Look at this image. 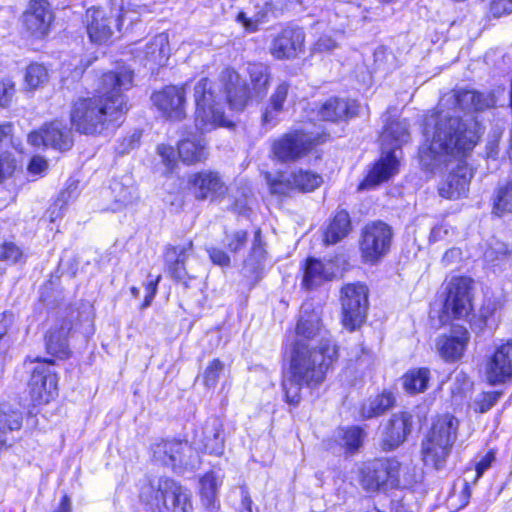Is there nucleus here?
I'll return each mask as SVG.
<instances>
[{
	"label": "nucleus",
	"mask_w": 512,
	"mask_h": 512,
	"mask_svg": "<svg viewBox=\"0 0 512 512\" xmlns=\"http://www.w3.org/2000/svg\"><path fill=\"white\" fill-rule=\"evenodd\" d=\"M133 85V71L119 66L102 75L98 95L79 97L70 111L72 127L85 135L102 134L129 110L125 91Z\"/></svg>",
	"instance_id": "nucleus-1"
},
{
	"label": "nucleus",
	"mask_w": 512,
	"mask_h": 512,
	"mask_svg": "<svg viewBox=\"0 0 512 512\" xmlns=\"http://www.w3.org/2000/svg\"><path fill=\"white\" fill-rule=\"evenodd\" d=\"M433 128L425 129L426 142L420 147L421 165L430 171L438 169L452 158L465 156L480 138L477 122H464L459 116L440 111L433 119Z\"/></svg>",
	"instance_id": "nucleus-2"
},
{
	"label": "nucleus",
	"mask_w": 512,
	"mask_h": 512,
	"mask_svg": "<svg viewBox=\"0 0 512 512\" xmlns=\"http://www.w3.org/2000/svg\"><path fill=\"white\" fill-rule=\"evenodd\" d=\"M337 357L336 346L331 341L318 346L292 347L289 369L283 380L286 401L296 405L303 387L313 389L325 380L326 373Z\"/></svg>",
	"instance_id": "nucleus-3"
},
{
	"label": "nucleus",
	"mask_w": 512,
	"mask_h": 512,
	"mask_svg": "<svg viewBox=\"0 0 512 512\" xmlns=\"http://www.w3.org/2000/svg\"><path fill=\"white\" fill-rule=\"evenodd\" d=\"M459 422L451 415L438 417L421 444V457L426 467L442 470L457 439Z\"/></svg>",
	"instance_id": "nucleus-4"
},
{
	"label": "nucleus",
	"mask_w": 512,
	"mask_h": 512,
	"mask_svg": "<svg viewBox=\"0 0 512 512\" xmlns=\"http://www.w3.org/2000/svg\"><path fill=\"white\" fill-rule=\"evenodd\" d=\"M382 156L375 163L360 188L376 186L398 173L399 160L396 150L409 140L408 124L405 120L390 123L382 137Z\"/></svg>",
	"instance_id": "nucleus-5"
},
{
	"label": "nucleus",
	"mask_w": 512,
	"mask_h": 512,
	"mask_svg": "<svg viewBox=\"0 0 512 512\" xmlns=\"http://www.w3.org/2000/svg\"><path fill=\"white\" fill-rule=\"evenodd\" d=\"M195 125L201 132H208L218 126H226L220 98L216 96L212 82L200 79L194 87Z\"/></svg>",
	"instance_id": "nucleus-6"
},
{
	"label": "nucleus",
	"mask_w": 512,
	"mask_h": 512,
	"mask_svg": "<svg viewBox=\"0 0 512 512\" xmlns=\"http://www.w3.org/2000/svg\"><path fill=\"white\" fill-rule=\"evenodd\" d=\"M75 312L68 319H62L54 324L46 335V349L51 355L66 358L69 355L68 337L72 331H79L86 337L94 333L91 311L77 312L78 322L73 323Z\"/></svg>",
	"instance_id": "nucleus-7"
},
{
	"label": "nucleus",
	"mask_w": 512,
	"mask_h": 512,
	"mask_svg": "<svg viewBox=\"0 0 512 512\" xmlns=\"http://www.w3.org/2000/svg\"><path fill=\"white\" fill-rule=\"evenodd\" d=\"M323 142V136L303 130H293L272 141L273 157L281 162H294Z\"/></svg>",
	"instance_id": "nucleus-8"
},
{
	"label": "nucleus",
	"mask_w": 512,
	"mask_h": 512,
	"mask_svg": "<svg viewBox=\"0 0 512 512\" xmlns=\"http://www.w3.org/2000/svg\"><path fill=\"white\" fill-rule=\"evenodd\" d=\"M393 239L392 228L383 221L368 223L362 230L360 250L367 263H376L390 250Z\"/></svg>",
	"instance_id": "nucleus-9"
},
{
	"label": "nucleus",
	"mask_w": 512,
	"mask_h": 512,
	"mask_svg": "<svg viewBox=\"0 0 512 512\" xmlns=\"http://www.w3.org/2000/svg\"><path fill=\"white\" fill-rule=\"evenodd\" d=\"M151 505L159 512H192L191 493L172 479H160Z\"/></svg>",
	"instance_id": "nucleus-10"
},
{
	"label": "nucleus",
	"mask_w": 512,
	"mask_h": 512,
	"mask_svg": "<svg viewBox=\"0 0 512 512\" xmlns=\"http://www.w3.org/2000/svg\"><path fill=\"white\" fill-rule=\"evenodd\" d=\"M472 280L467 277L452 278L448 284V293L443 305L441 323H447L451 318L463 319L472 311L471 289Z\"/></svg>",
	"instance_id": "nucleus-11"
},
{
	"label": "nucleus",
	"mask_w": 512,
	"mask_h": 512,
	"mask_svg": "<svg viewBox=\"0 0 512 512\" xmlns=\"http://www.w3.org/2000/svg\"><path fill=\"white\" fill-rule=\"evenodd\" d=\"M155 461L172 468H195L199 464V454L186 441L161 440L152 446Z\"/></svg>",
	"instance_id": "nucleus-12"
},
{
	"label": "nucleus",
	"mask_w": 512,
	"mask_h": 512,
	"mask_svg": "<svg viewBox=\"0 0 512 512\" xmlns=\"http://www.w3.org/2000/svg\"><path fill=\"white\" fill-rule=\"evenodd\" d=\"M400 463L396 459H376L361 470L360 483L368 492H375L385 484L398 486Z\"/></svg>",
	"instance_id": "nucleus-13"
},
{
	"label": "nucleus",
	"mask_w": 512,
	"mask_h": 512,
	"mask_svg": "<svg viewBox=\"0 0 512 512\" xmlns=\"http://www.w3.org/2000/svg\"><path fill=\"white\" fill-rule=\"evenodd\" d=\"M343 324L354 330L366 317L368 289L363 284H347L341 291Z\"/></svg>",
	"instance_id": "nucleus-14"
},
{
	"label": "nucleus",
	"mask_w": 512,
	"mask_h": 512,
	"mask_svg": "<svg viewBox=\"0 0 512 512\" xmlns=\"http://www.w3.org/2000/svg\"><path fill=\"white\" fill-rule=\"evenodd\" d=\"M152 102L161 114L171 121H181L186 117V91L184 86H166L153 93Z\"/></svg>",
	"instance_id": "nucleus-15"
},
{
	"label": "nucleus",
	"mask_w": 512,
	"mask_h": 512,
	"mask_svg": "<svg viewBox=\"0 0 512 512\" xmlns=\"http://www.w3.org/2000/svg\"><path fill=\"white\" fill-rule=\"evenodd\" d=\"M330 341L322 336L321 322L319 314L307 306L303 305L300 311L295 328L294 347H311L318 346L321 342Z\"/></svg>",
	"instance_id": "nucleus-16"
},
{
	"label": "nucleus",
	"mask_w": 512,
	"mask_h": 512,
	"mask_svg": "<svg viewBox=\"0 0 512 512\" xmlns=\"http://www.w3.org/2000/svg\"><path fill=\"white\" fill-rule=\"evenodd\" d=\"M53 19V12L46 0H32L23 13L22 23L31 37L41 39L49 33Z\"/></svg>",
	"instance_id": "nucleus-17"
},
{
	"label": "nucleus",
	"mask_w": 512,
	"mask_h": 512,
	"mask_svg": "<svg viewBox=\"0 0 512 512\" xmlns=\"http://www.w3.org/2000/svg\"><path fill=\"white\" fill-rule=\"evenodd\" d=\"M28 142L35 147L43 145L60 151L69 150L73 145L71 131L60 121L45 124L40 130L31 132Z\"/></svg>",
	"instance_id": "nucleus-18"
},
{
	"label": "nucleus",
	"mask_w": 512,
	"mask_h": 512,
	"mask_svg": "<svg viewBox=\"0 0 512 512\" xmlns=\"http://www.w3.org/2000/svg\"><path fill=\"white\" fill-rule=\"evenodd\" d=\"M188 185L192 194L198 200H217L227 192V186L221 176L210 170L190 175Z\"/></svg>",
	"instance_id": "nucleus-19"
},
{
	"label": "nucleus",
	"mask_w": 512,
	"mask_h": 512,
	"mask_svg": "<svg viewBox=\"0 0 512 512\" xmlns=\"http://www.w3.org/2000/svg\"><path fill=\"white\" fill-rule=\"evenodd\" d=\"M121 16L114 15L99 8H90L85 14V24L88 36L93 43H106L113 35L114 27H119Z\"/></svg>",
	"instance_id": "nucleus-20"
},
{
	"label": "nucleus",
	"mask_w": 512,
	"mask_h": 512,
	"mask_svg": "<svg viewBox=\"0 0 512 512\" xmlns=\"http://www.w3.org/2000/svg\"><path fill=\"white\" fill-rule=\"evenodd\" d=\"M485 374L492 385L505 383L512 378V341L495 348L487 360Z\"/></svg>",
	"instance_id": "nucleus-21"
},
{
	"label": "nucleus",
	"mask_w": 512,
	"mask_h": 512,
	"mask_svg": "<svg viewBox=\"0 0 512 512\" xmlns=\"http://www.w3.org/2000/svg\"><path fill=\"white\" fill-rule=\"evenodd\" d=\"M29 392L35 404L49 403L57 395V377L44 364L36 366L29 381Z\"/></svg>",
	"instance_id": "nucleus-22"
},
{
	"label": "nucleus",
	"mask_w": 512,
	"mask_h": 512,
	"mask_svg": "<svg viewBox=\"0 0 512 512\" xmlns=\"http://www.w3.org/2000/svg\"><path fill=\"white\" fill-rule=\"evenodd\" d=\"M469 340L470 334L465 327L453 326L448 334L437 338V353L446 362L458 361L464 355Z\"/></svg>",
	"instance_id": "nucleus-23"
},
{
	"label": "nucleus",
	"mask_w": 512,
	"mask_h": 512,
	"mask_svg": "<svg viewBox=\"0 0 512 512\" xmlns=\"http://www.w3.org/2000/svg\"><path fill=\"white\" fill-rule=\"evenodd\" d=\"M170 56L169 38L166 33H160L149 40L143 47L137 48L135 58L151 70L164 66Z\"/></svg>",
	"instance_id": "nucleus-24"
},
{
	"label": "nucleus",
	"mask_w": 512,
	"mask_h": 512,
	"mask_svg": "<svg viewBox=\"0 0 512 512\" xmlns=\"http://www.w3.org/2000/svg\"><path fill=\"white\" fill-rule=\"evenodd\" d=\"M305 34L300 28H285L273 40L271 54L277 59L296 57L303 51Z\"/></svg>",
	"instance_id": "nucleus-25"
},
{
	"label": "nucleus",
	"mask_w": 512,
	"mask_h": 512,
	"mask_svg": "<svg viewBox=\"0 0 512 512\" xmlns=\"http://www.w3.org/2000/svg\"><path fill=\"white\" fill-rule=\"evenodd\" d=\"M472 178V171L464 162H459L438 188L439 195L446 199H458L465 196Z\"/></svg>",
	"instance_id": "nucleus-26"
},
{
	"label": "nucleus",
	"mask_w": 512,
	"mask_h": 512,
	"mask_svg": "<svg viewBox=\"0 0 512 512\" xmlns=\"http://www.w3.org/2000/svg\"><path fill=\"white\" fill-rule=\"evenodd\" d=\"M412 415L408 412H399L392 415L387 422L383 436V446L392 450L400 446L411 432Z\"/></svg>",
	"instance_id": "nucleus-27"
},
{
	"label": "nucleus",
	"mask_w": 512,
	"mask_h": 512,
	"mask_svg": "<svg viewBox=\"0 0 512 512\" xmlns=\"http://www.w3.org/2000/svg\"><path fill=\"white\" fill-rule=\"evenodd\" d=\"M201 439L197 442L195 441V450L198 453V450H202L206 453L213 455H222L224 451V438L222 425L217 419H213L206 423L204 426Z\"/></svg>",
	"instance_id": "nucleus-28"
},
{
	"label": "nucleus",
	"mask_w": 512,
	"mask_h": 512,
	"mask_svg": "<svg viewBox=\"0 0 512 512\" xmlns=\"http://www.w3.org/2000/svg\"><path fill=\"white\" fill-rule=\"evenodd\" d=\"M356 102L344 98H330L318 110V116L324 121L339 122L356 114Z\"/></svg>",
	"instance_id": "nucleus-29"
},
{
	"label": "nucleus",
	"mask_w": 512,
	"mask_h": 512,
	"mask_svg": "<svg viewBox=\"0 0 512 512\" xmlns=\"http://www.w3.org/2000/svg\"><path fill=\"white\" fill-rule=\"evenodd\" d=\"M300 0H267L264 2L263 8L256 12L254 16L247 17L246 13L240 12L237 16L246 31L255 32L260 23L268 16L269 13L276 15L282 13L290 3L299 2Z\"/></svg>",
	"instance_id": "nucleus-30"
},
{
	"label": "nucleus",
	"mask_w": 512,
	"mask_h": 512,
	"mask_svg": "<svg viewBox=\"0 0 512 512\" xmlns=\"http://www.w3.org/2000/svg\"><path fill=\"white\" fill-rule=\"evenodd\" d=\"M223 80L225 81L226 100L231 108L243 109L248 101L249 92L247 87L241 83L238 73L227 69L223 73Z\"/></svg>",
	"instance_id": "nucleus-31"
},
{
	"label": "nucleus",
	"mask_w": 512,
	"mask_h": 512,
	"mask_svg": "<svg viewBox=\"0 0 512 512\" xmlns=\"http://www.w3.org/2000/svg\"><path fill=\"white\" fill-rule=\"evenodd\" d=\"M334 274V266L331 262L324 263L311 258L306 262L302 284L305 288L312 289L331 280Z\"/></svg>",
	"instance_id": "nucleus-32"
},
{
	"label": "nucleus",
	"mask_w": 512,
	"mask_h": 512,
	"mask_svg": "<svg viewBox=\"0 0 512 512\" xmlns=\"http://www.w3.org/2000/svg\"><path fill=\"white\" fill-rule=\"evenodd\" d=\"M178 154L188 164L200 162L207 157L206 143L200 135L190 133L179 141Z\"/></svg>",
	"instance_id": "nucleus-33"
},
{
	"label": "nucleus",
	"mask_w": 512,
	"mask_h": 512,
	"mask_svg": "<svg viewBox=\"0 0 512 512\" xmlns=\"http://www.w3.org/2000/svg\"><path fill=\"white\" fill-rule=\"evenodd\" d=\"M192 249V242L185 245L167 247L164 253V260L169 274L176 280H182L185 277V261L188 252Z\"/></svg>",
	"instance_id": "nucleus-34"
},
{
	"label": "nucleus",
	"mask_w": 512,
	"mask_h": 512,
	"mask_svg": "<svg viewBox=\"0 0 512 512\" xmlns=\"http://www.w3.org/2000/svg\"><path fill=\"white\" fill-rule=\"evenodd\" d=\"M289 85L286 82L280 83L270 97V104L262 116L265 125L273 127L277 123V114L283 110L284 102L287 98Z\"/></svg>",
	"instance_id": "nucleus-35"
},
{
	"label": "nucleus",
	"mask_w": 512,
	"mask_h": 512,
	"mask_svg": "<svg viewBox=\"0 0 512 512\" xmlns=\"http://www.w3.org/2000/svg\"><path fill=\"white\" fill-rule=\"evenodd\" d=\"M350 230L351 222L348 212L338 211L325 232V242L335 244L346 237Z\"/></svg>",
	"instance_id": "nucleus-36"
},
{
	"label": "nucleus",
	"mask_w": 512,
	"mask_h": 512,
	"mask_svg": "<svg viewBox=\"0 0 512 512\" xmlns=\"http://www.w3.org/2000/svg\"><path fill=\"white\" fill-rule=\"evenodd\" d=\"M222 482L223 475L215 471H211L201 478L200 494L204 505L212 508L215 507L218 488Z\"/></svg>",
	"instance_id": "nucleus-37"
},
{
	"label": "nucleus",
	"mask_w": 512,
	"mask_h": 512,
	"mask_svg": "<svg viewBox=\"0 0 512 512\" xmlns=\"http://www.w3.org/2000/svg\"><path fill=\"white\" fill-rule=\"evenodd\" d=\"M403 388L409 394H418L426 391L430 380V370L415 368L406 372L402 378Z\"/></svg>",
	"instance_id": "nucleus-38"
},
{
	"label": "nucleus",
	"mask_w": 512,
	"mask_h": 512,
	"mask_svg": "<svg viewBox=\"0 0 512 512\" xmlns=\"http://www.w3.org/2000/svg\"><path fill=\"white\" fill-rule=\"evenodd\" d=\"M393 403V395L389 392H383L380 395L368 399L362 404L360 410L361 416L366 419L377 417L388 410Z\"/></svg>",
	"instance_id": "nucleus-39"
},
{
	"label": "nucleus",
	"mask_w": 512,
	"mask_h": 512,
	"mask_svg": "<svg viewBox=\"0 0 512 512\" xmlns=\"http://www.w3.org/2000/svg\"><path fill=\"white\" fill-rule=\"evenodd\" d=\"M248 73L250 83L256 96L266 94L269 84V69L261 63H253L248 65Z\"/></svg>",
	"instance_id": "nucleus-40"
},
{
	"label": "nucleus",
	"mask_w": 512,
	"mask_h": 512,
	"mask_svg": "<svg viewBox=\"0 0 512 512\" xmlns=\"http://www.w3.org/2000/svg\"><path fill=\"white\" fill-rule=\"evenodd\" d=\"M22 425V413L14 410L10 404H0V436L6 431L20 429Z\"/></svg>",
	"instance_id": "nucleus-41"
},
{
	"label": "nucleus",
	"mask_w": 512,
	"mask_h": 512,
	"mask_svg": "<svg viewBox=\"0 0 512 512\" xmlns=\"http://www.w3.org/2000/svg\"><path fill=\"white\" fill-rule=\"evenodd\" d=\"M295 189L303 192H310L318 188L322 182V177L309 170H298L291 174Z\"/></svg>",
	"instance_id": "nucleus-42"
},
{
	"label": "nucleus",
	"mask_w": 512,
	"mask_h": 512,
	"mask_svg": "<svg viewBox=\"0 0 512 512\" xmlns=\"http://www.w3.org/2000/svg\"><path fill=\"white\" fill-rule=\"evenodd\" d=\"M111 192L114 196L115 209L131 204L135 198L136 190L134 186L128 185L120 180H113L110 185Z\"/></svg>",
	"instance_id": "nucleus-43"
},
{
	"label": "nucleus",
	"mask_w": 512,
	"mask_h": 512,
	"mask_svg": "<svg viewBox=\"0 0 512 512\" xmlns=\"http://www.w3.org/2000/svg\"><path fill=\"white\" fill-rule=\"evenodd\" d=\"M48 71L45 66L38 63H32L26 68L25 86L29 90H35L48 81Z\"/></svg>",
	"instance_id": "nucleus-44"
},
{
	"label": "nucleus",
	"mask_w": 512,
	"mask_h": 512,
	"mask_svg": "<svg viewBox=\"0 0 512 512\" xmlns=\"http://www.w3.org/2000/svg\"><path fill=\"white\" fill-rule=\"evenodd\" d=\"M512 212V182L500 187L494 200V213L501 216Z\"/></svg>",
	"instance_id": "nucleus-45"
},
{
	"label": "nucleus",
	"mask_w": 512,
	"mask_h": 512,
	"mask_svg": "<svg viewBox=\"0 0 512 512\" xmlns=\"http://www.w3.org/2000/svg\"><path fill=\"white\" fill-rule=\"evenodd\" d=\"M265 178L272 194L287 195L291 190L295 189L291 176L285 178L282 174L272 175L266 173Z\"/></svg>",
	"instance_id": "nucleus-46"
},
{
	"label": "nucleus",
	"mask_w": 512,
	"mask_h": 512,
	"mask_svg": "<svg viewBox=\"0 0 512 512\" xmlns=\"http://www.w3.org/2000/svg\"><path fill=\"white\" fill-rule=\"evenodd\" d=\"M224 371V363L219 359L211 360L203 371V383L207 388H214Z\"/></svg>",
	"instance_id": "nucleus-47"
},
{
	"label": "nucleus",
	"mask_w": 512,
	"mask_h": 512,
	"mask_svg": "<svg viewBox=\"0 0 512 512\" xmlns=\"http://www.w3.org/2000/svg\"><path fill=\"white\" fill-rule=\"evenodd\" d=\"M399 480L398 485L412 486L422 480V471L414 465H400Z\"/></svg>",
	"instance_id": "nucleus-48"
},
{
	"label": "nucleus",
	"mask_w": 512,
	"mask_h": 512,
	"mask_svg": "<svg viewBox=\"0 0 512 512\" xmlns=\"http://www.w3.org/2000/svg\"><path fill=\"white\" fill-rule=\"evenodd\" d=\"M15 323V315L12 312L5 311L0 314V352L9 347V341L5 338L8 331Z\"/></svg>",
	"instance_id": "nucleus-49"
},
{
	"label": "nucleus",
	"mask_w": 512,
	"mask_h": 512,
	"mask_svg": "<svg viewBox=\"0 0 512 512\" xmlns=\"http://www.w3.org/2000/svg\"><path fill=\"white\" fill-rule=\"evenodd\" d=\"M364 436L362 429L350 427L343 432L342 439L347 449L356 450L361 446Z\"/></svg>",
	"instance_id": "nucleus-50"
},
{
	"label": "nucleus",
	"mask_w": 512,
	"mask_h": 512,
	"mask_svg": "<svg viewBox=\"0 0 512 512\" xmlns=\"http://www.w3.org/2000/svg\"><path fill=\"white\" fill-rule=\"evenodd\" d=\"M248 233L244 230H238L227 234L225 238L226 247L229 251L236 253L243 248L247 242Z\"/></svg>",
	"instance_id": "nucleus-51"
},
{
	"label": "nucleus",
	"mask_w": 512,
	"mask_h": 512,
	"mask_svg": "<svg viewBox=\"0 0 512 512\" xmlns=\"http://www.w3.org/2000/svg\"><path fill=\"white\" fill-rule=\"evenodd\" d=\"M15 84L11 79H0V107H8L15 95Z\"/></svg>",
	"instance_id": "nucleus-52"
},
{
	"label": "nucleus",
	"mask_w": 512,
	"mask_h": 512,
	"mask_svg": "<svg viewBox=\"0 0 512 512\" xmlns=\"http://www.w3.org/2000/svg\"><path fill=\"white\" fill-rule=\"evenodd\" d=\"M21 257L22 251L14 243H4L0 246V260L16 263Z\"/></svg>",
	"instance_id": "nucleus-53"
},
{
	"label": "nucleus",
	"mask_w": 512,
	"mask_h": 512,
	"mask_svg": "<svg viewBox=\"0 0 512 512\" xmlns=\"http://www.w3.org/2000/svg\"><path fill=\"white\" fill-rule=\"evenodd\" d=\"M477 97V92L472 90H459L454 95L457 106L462 110H472L473 101Z\"/></svg>",
	"instance_id": "nucleus-54"
},
{
	"label": "nucleus",
	"mask_w": 512,
	"mask_h": 512,
	"mask_svg": "<svg viewBox=\"0 0 512 512\" xmlns=\"http://www.w3.org/2000/svg\"><path fill=\"white\" fill-rule=\"evenodd\" d=\"M507 254L508 249L506 244L496 241L485 251V258L489 262H494L497 260L504 259L507 256Z\"/></svg>",
	"instance_id": "nucleus-55"
},
{
	"label": "nucleus",
	"mask_w": 512,
	"mask_h": 512,
	"mask_svg": "<svg viewBox=\"0 0 512 512\" xmlns=\"http://www.w3.org/2000/svg\"><path fill=\"white\" fill-rule=\"evenodd\" d=\"M338 43L336 39H334L330 35H322L317 41L314 43L312 51L313 52H330L337 48Z\"/></svg>",
	"instance_id": "nucleus-56"
},
{
	"label": "nucleus",
	"mask_w": 512,
	"mask_h": 512,
	"mask_svg": "<svg viewBox=\"0 0 512 512\" xmlns=\"http://www.w3.org/2000/svg\"><path fill=\"white\" fill-rule=\"evenodd\" d=\"M490 12L494 17H501L512 13V0H493Z\"/></svg>",
	"instance_id": "nucleus-57"
},
{
	"label": "nucleus",
	"mask_w": 512,
	"mask_h": 512,
	"mask_svg": "<svg viewBox=\"0 0 512 512\" xmlns=\"http://www.w3.org/2000/svg\"><path fill=\"white\" fill-rule=\"evenodd\" d=\"M494 461L495 453L493 451H489L483 455L475 464L476 477L474 481H477L484 474V472L491 467Z\"/></svg>",
	"instance_id": "nucleus-58"
},
{
	"label": "nucleus",
	"mask_w": 512,
	"mask_h": 512,
	"mask_svg": "<svg viewBox=\"0 0 512 512\" xmlns=\"http://www.w3.org/2000/svg\"><path fill=\"white\" fill-rule=\"evenodd\" d=\"M496 103V99L493 94H483L477 92V97L475 98V101H473V107L472 110L474 111H481L486 108H490L494 106Z\"/></svg>",
	"instance_id": "nucleus-59"
},
{
	"label": "nucleus",
	"mask_w": 512,
	"mask_h": 512,
	"mask_svg": "<svg viewBox=\"0 0 512 512\" xmlns=\"http://www.w3.org/2000/svg\"><path fill=\"white\" fill-rule=\"evenodd\" d=\"M265 253L264 244L261 238V231L258 229L254 233L251 256L254 257L257 262H260L265 258Z\"/></svg>",
	"instance_id": "nucleus-60"
},
{
	"label": "nucleus",
	"mask_w": 512,
	"mask_h": 512,
	"mask_svg": "<svg viewBox=\"0 0 512 512\" xmlns=\"http://www.w3.org/2000/svg\"><path fill=\"white\" fill-rule=\"evenodd\" d=\"M499 396H500V394L498 392L483 393L481 395V399L476 401V403L479 406L478 407L479 412L484 413V412L488 411L491 407H493L495 405Z\"/></svg>",
	"instance_id": "nucleus-61"
},
{
	"label": "nucleus",
	"mask_w": 512,
	"mask_h": 512,
	"mask_svg": "<svg viewBox=\"0 0 512 512\" xmlns=\"http://www.w3.org/2000/svg\"><path fill=\"white\" fill-rule=\"evenodd\" d=\"M140 142V134L138 132H134L128 137L122 139L117 148L120 154L128 153L130 150L134 149L139 145Z\"/></svg>",
	"instance_id": "nucleus-62"
},
{
	"label": "nucleus",
	"mask_w": 512,
	"mask_h": 512,
	"mask_svg": "<svg viewBox=\"0 0 512 512\" xmlns=\"http://www.w3.org/2000/svg\"><path fill=\"white\" fill-rule=\"evenodd\" d=\"M48 163L46 159L40 156H34L28 165V172L31 175L37 176L42 175L47 171Z\"/></svg>",
	"instance_id": "nucleus-63"
},
{
	"label": "nucleus",
	"mask_w": 512,
	"mask_h": 512,
	"mask_svg": "<svg viewBox=\"0 0 512 512\" xmlns=\"http://www.w3.org/2000/svg\"><path fill=\"white\" fill-rule=\"evenodd\" d=\"M211 261L215 265L219 266H229L230 265V257L226 252L219 248H210L207 250Z\"/></svg>",
	"instance_id": "nucleus-64"
}]
</instances>
